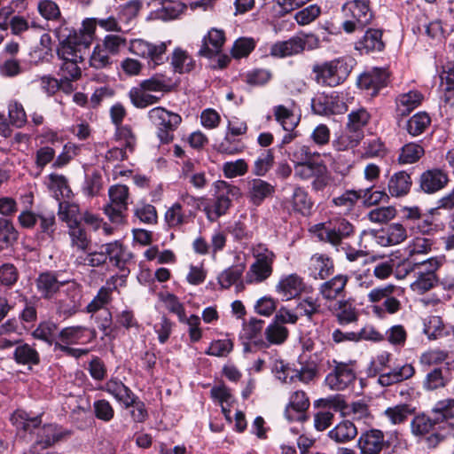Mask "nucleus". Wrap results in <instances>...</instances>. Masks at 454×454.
I'll return each instance as SVG.
<instances>
[{"label": "nucleus", "mask_w": 454, "mask_h": 454, "mask_svg": "<svg viewBox=\"0 0 454 454\" xmlns=\"http://www.w3.org/2000/svg\"><path fill=\"white\" fill-rule=\"evenodd\" d=\"M53 33L59 41L57 54L63 61L59 74L64 83L71 89L70 82L81 77L82 71L78 63L83 61L89 44L82 42L75 33L73 35V31L66 27L65 22L56 27Z\"/></svg>", "instance_id": "obj_1"}, {"label": "nucleus", "mask_w": 454, "mask_h": 454, "mask_svg": "<svg viewBox=\"0 0 454 454\" xmlns=\"http://www.w3.org/2000/svg\"><path fill=\"white\" fill-rule=\"evenodd\" d=\"M353 63L354 59L351 58H338L315 65L312 72L316 74L318 83L335 87L348 78L353 68Z\"/></svg>", "instance_id": "obj_2"}, {"label": "nucleus", "mask_w": 454, "mask_h": 454, "mask_svg": "<svg viewBox=\"0 0 454 454\" xmlns=\"http://www.w3.org/2000/svg\"><path fill=\"white\" fill-rule=\"evenodd\" d=\"M41 423V416L27 418L22 422V428L35 434V444L42 449L51 447L71 434L70 430L56 424H45L40 427Z\"/></svg>", "instance_id": "obj_3"}, {"label": "nucleus", "mask_w": 454, "mask_h": 454, "mask_svg": "<svg viewBox=\"0 0 454 454\" xmlns=\"http://www.w3.org/2000/svg\"><path fill=\"white\" fill-rule=\"evenodd\" d=\"M403 294V289L400 286L387 284L382 286L372 288L367 294V300L371 303H379L382 301V305H375L372 311L379 316L387 312L388 314L397 313L402 304L399 297Z\"/></svg>", "instance_id": "obj_4"}, {"label": "nucleus", "mask_w": 454, "mask_h": 454, "mask_svg": "<svg viewBox=\"0 0 454 454\" xmlns=\"http://www.w3.org/2000/svg\"><path fill=\"white\" fill-rule=\"evenodd\" d=\"M252 254L254 262L250 265L246 274V281L248 284L261 283L268 279L273 272V263L276 254L264 244H258L252 247Z\"/></svg>", "instance_id": "obj_5"}, {"label": "nucleus", "mask_w": 454, "mask_h": 454, "mask_svg": "<svg viewBox=\"0 0 454 454\" xmlns=\"http://www.w3.org/2000/svg\"><path fill=\"white\" fill-rule=\"evenodd\" d=\"M312 231L320 241L338 247L343 239H348L354 234L355 227L348 220L337 218L328 223L314 225Z\"/></svg>", "instance_id": "obj_6"}, {"label": "nucleus", "mask_w": 454, "mask_h": 454, "mask_svg": "<svg viewBox=\"0 0 454 454\" xmlns=\"http://www.w3.org/2000/svg\"><path fill=\"white\" fill-rule=\"evenodd\" d=\"M148 119L157 129V137L163 144H168L174 139V131L182 122V117L164 107L152 108L147 114Z\"/></svg>", "instance_id": "obj_7"}, {"label": "nucleus", "mask_w": 454, "mask_h": 454, "mask_svg": "<svg viewBox=\"0 0 454 454\" xmlns=\"http://www.w3.org/2000/svg\"><path fill=\"white\" fill-rule=\"evenodd\" d=\"M369 4V0H354L343 5L342 11L347 18L342 24L345 32L353 33L370 24L373 15Z\"/></svg>", "instance_id": "obj_8"}, {"label": "nucleus", "mask_w": 454, "mask_h": 454, "mask_svg": "<svg viewBox=\"0 0 454 454\" xmlns=\"http://www.w3.org/2000/svg\"><path fill=\"white\" fill-rule=\"evenodd\" d=\"M123 252V246L119 241L103 244L99 247L98 251L89 253V266L100 267L109 261L114 267L123 270L125 265L122 259Z\"/></svg>", "instance_id": "obj_9"}, {"label": "nucleus", "mask_w": 454, "mask_h": 454, "mask_svg": "<svg viewBox=\"0 0 454 454\" xmlns=\"http://www.w3.org/2000/svg\"><path fill=\"white\" fill-rule=\"evenodd\" d=\"M108 194L110 203L105 206L104 212L111 222L121 223L124 221V213L128 209L129 188L122 184L113 185Z\"/></svg>", "instance_id": "obj_10"}, {"label": "nucleus", "mask_w": 454, "mask_h": 454, "mask_svg": "<svg viewBox=\"0 0 454 454\" xmlns=\"http://www.w3.org/2000/svg\"><path fill=\"white\" fill-rule=\"evenodd\" d=\"M129 50L132 54L149 59L154 65H160L168 59L165 43L153 44L143 39H133L129 43Z\"/></svg>", "instance_id": "obj_11"}, {"label": "nucleus", "mask_w": 454, "mask_h": 454, "mask_svg": "<svg viewBox=\"0 0 454 454\" xmlns=\"http://www.w3.org/2000/svg\"><path fill=\"white\" fill-rule=\"evenodd\" d=\"M217 189L218 192L213 206L214 209L207 214V217L211 221L225 215L231 205L232 200L240 196L239 188L224 181L218 184Z\"/></svg>", "instance_id": "obj_12"}, {"label": "nucleus", "mask_w": 454, "mask_h": 454, "mask_svg": "<svg viewBox=\"0 0 454 454\" xmlns=\"http://www.w3.org/2000/svg\"><path fill=\"white\" fill-rule=\"evenodd\" d=\"M333 370L329 372L325 380L326 386L332 390L341 391L348 387L356 380V373L353 368L342 362L333 361Z\"/></svg>", "instance_id": "obj_13"}, {"label": "nucleus", "mask_w": 454, "mask_h": 454, "mask_svg": "<svg viewBox=\"0 0 454 454\" xmlns=\"http://www.w3.org/2000/svg\"><path fill=\"white\" fill-rule=\"evenodd\" d=\"M452 379L453 371L449 363H445L429 370L423 380L422 386L427 391H434L445 387Z\"/></svg>", "instance_id": "obj_14"}, {"label": "nucleus", "mask_w": 454, "mask_h": 454, "mask_svg": "<svg viewBox=\"0 0 454 454\" xmlns=\"http://www.w3.org/2000/svg\"><path fill=\"white\" fill-rule=\"evenodd\" d=\"M68 280L60 278L58 271H44L35 279L36 289L43 298L50 299L56 294L61 286L67 284Z\"/></svg>", "instance_id": "obj_15"}, {"label": "nucleus", "mask_w": 454, "mask_h": 454, "mask_svg": "<svg viewBox=\"0 0 454 454\" xmlns=\"http://www.w3.org/2000/svg\"><path fill=\"white\" fill-rule=\"evenodd\" d=\"M307 271L313 279L325 280L334 272L333 260L325 254H314L309 258Z\"/></svg>", "instance_id": "obj_16"}, {"label": "nucleus", "mask_w": 454, "mask_h": 454, "mask_svg": "<svg viewBox=\"0 0 454 454\" xmlns=\"http://www.w3.org/2000/svg\"><path fill=\"white\" fill-rule=\"evenodd\" d=\"M62 204L59 203V215L62 221L68 224V234L71 240V246L78 250L86 251L90 244V239L82 224L76 220H71L67 213L61 211Z\"/></svg>", "instance_id": "obj_17"}, {"label": "nucleus", "mask_w": 454, "mask_h": 454, "mask_svg": "<svg viewBox=\"0 0 454 454\" xmlns=\"http://www.w3.org/2000/svg\"><path fill=\"white\" fill-rule=\"evenodd\" d=\"M348 282V275L338 274L321 283L317 288L318 294L326 301H335L343 295Z\"/></svg>", "instance_id": "obj_18"}, {"label": "nucleus", "mask_w": 454, "mask_h": 454, "mask_svg": "<svg viewBox=\"0 0 454 454\" xmlns=\"http://www.w3.org/2000/svg\"><path fill=\"white\" fill-rule=\"evenodd\" d=\"M448 175L440 168H432L423 172L419 178L420 189L426 193H434L446 186Z\"/></svg>", "instance_id": "obj_19"}, {"label": "nucleus", "mask_w": 454, "mask_h": 454, "mask_svg": "<svg viewBox=\"0 0 454 454\" xmlns=\"http://www.w3.org/2000/svg\"><path fill=\"white\" fill-rule=\"evenodd\" d=\"M387 73L382 68H373L370 72L362 74L357 79L360 89L371 91V95H376L379 90L387 85Z\"/></svg>", "instance_id": "obj_20"}, {"label": "nucleus", "mask_w": 454, "mask_h": 454, "mask_svg": "<svg viewBox=\"0 0 454 454\" xmlns=\"http://www.w3.org/2000/svg\"><path fill=\"white\" fill-rule=\"evenodd\" d=\"M376 242L382 247L395 246L407 238L406 229L400 223H392L374 234Z\"/></svg>", "instance_id": "obj_21"}, {"label": "nucleus", "mask_w": 454, "mask_h": 454, "mask_svg": "<svg viewBox=\"0 0 454 454\" xmlns=\"http://www.w3.org/2000/svg\"><path fill=\"white\" fill-rule=\"evenodd\" d=\"M357 446L361 454H380L384 446V434L378 429L366 431L360 435Z\"/></svg>", "instance_id": "obj_22"}, {"label": "nucleus", "mask_w": 454, "mask_h": 454, "mask_svg": "<svg viewBox=\"0 0 454 454\" xmlns=\"http://www.w3.org/2000/svg\"><path fill=\"white\" fill-rule=\"evenodd\" d=\"M224 42V32L221 29L212 28L204 36L199 54L205 58H213L221 52Z\"/></svg>", "instance_id": "obj_23"}, {"label": "nucleus", "mask_w": 454, "mask_h": 454, "mask_svg": "<svg viewBox=\"0 0 454 454\" xmlns=\"http://www.w3.org/2000/svg\"><path fill=\"white\" fill-rule=\"evenodd\" d=\"M266 341L263 340H258L254 341V346L259 348H267L270 345H281L283 344L289 336V331L281 324L271 322L265 329L264 332Z\"/></svg>", "instance_id": "obj_24"}, {"label": "nucleus", "mask_w": 454, "mask_h": 454, "mask_svg": "<svg viewBox=\"0 0 454 454\" xmlns=\"http://www.w3.org/2000/svg\"><path fill=\"white\" fill-rule=\"evenodd\" d=\"M385 44L382 41V31L380 29L369 28L364 36L355 44V49L361 54L383 51Z\"/></svg>", "instance_id": "obj_25"}, {"label": "nucleus", "mask_w": 454, "mask_h": 454, "mask_svg": "<svg viewBox=\"0 0 454 454\" xmlns=\"http://www.w3.org/2000/svg\"><path fill=\"white\" fill-rule=\"evenodd\" d=\"M305 49V41L298 36L291 37L286 41H279L270 47V54L274 58H286L302 52Z\"/></svg>", "instance_id": "obj_26"}, {"label": "nucleus", "mask_w": 454, "mask_h": 454, "mask_svg": "<svg viewBox=\"0 0 454 454\" xmlns=\"http://www.w3.org/2000/svg\"><path fill=\"white\" fill-rule=\"evenodd\" d=\"M309 407V400L304 391L294 392L289 399V403L285 410V416L289 421L301 419L303 412Z\"/></svg>", "instance_id": "obj_27"}, {"label": "nucleus", "mask_w": 454, "mask_h": 454, "mask_svg": "<svg viewBox=\"0 0 454 454\" xmlns=\"http://www.w3.org/2000/svg\"><path fill=\"white\" fill-rule=\"evenodd\" d=\"M305 285L302 278L295 274L287 275L280 279L276 286L277 291L286 300H291L300 295L304 290Z\"/></svg>", "instance_id": "obj_28"}, {"label": "nucleus", "mask_w": 454, "mask_h": 454, "mask_svg": "<svg viewBox=\"0 0 454 454\" xmlns=\"http://www.w3.org/2000/svg\"><path fill=\"white\" fill-rule=\"evenodd\" d=\"M104 391L112 395L118 402L122 403L126 408L130 407L135 403V395L117 379L109 380L103 387Z\"/></svg>", "instance_id": "obj_29"}, {"label": "nucleus", "mask_w": 454, "mask_h": 454, "mask_svg": "<svg viewBox=\"0 0 454 454\" xmlns=\"http://www.w3.org/2000/svg\"><path fill=\"white\" fill-rule=\"evenodd\" d=\"M312 109L317 114L330 115L345 113L348 111V106L342 101H335L333 97H324L312 100Z\"/></svg>", "instance_id": "obj_30"}, {"label": "nucleus", "mask_w": 454, "mask_h": 454, "mask_svg": "<svg viewBox=\"0 0 454 454\" xmlns=\"http://www.w3.org/2000/svg\"><path fill=\"white\" fill-rule=\"evenodd\" d=\"M275 188L262 179H253L249 182L248 198L254 206L261 205L264 200L273 195Z\"/></svg>", "instance_id": "obj_31"}, {"label": "nucleus", "mask_w": 454, "mask_h": 454, "mask_svg": "<svg viewBox=\"0 0 454 454\" xmlns=\"http://www.w3.org/2000/svg\"><path fill=\"white\" fill-rule=\"evenodd\" d=\"M330 310L337 318L338 323L341 325L354 323L358 319V314L356 308L352 302L348 300L337 301L333 307L330 308Z\"/></svg>", "instance_id": "obj_32"}, {"label": "nucleus", "mask_w": 454, "mask_h": 454, "mask_svg": "<svg viewBox=\"0 0 454 454\" xmlns=\"http://www.w3.org/2000/svg\"><path fill=\"white\" fill-rule=\"evenodd\" d=\"M290 202L294 212L299 213L303 216H309L311 215L314 202L309 195V192L303 187H294Z\"/></svg>", "instance_id": "obj_33"}, {"label": "nucleus", "mask_w": 454, "mask_h": 454, "mask_svg": "<svg viewBox=\"0 0 454 454\" xmlns=\"http://www.w3.org/2000/svg\"><path fill=\"white\" fill-rule=\"evenodd\" d=\"M358 431L350 420H342L328 432V437L336 443H347L356 438Z\"/></svg>", "instance_id": "obj_34"}, {"label": "nucleus", "mask_w": 454, "mask_h": 454, "mask_svg": "<svg viewBox=\"0 0 454 454\" xmlns=\"http://www.w3.org/2000/svg\"><path fill=\"white\" fill-rule=\"evenodd\" d=\"M412 184L411 176L406 171H398L392 175L388 180V192L393 197L406 195Z\"/></svg>", "instance_id": "obj_35"}, {"label": "nucleus", "mask_w": 454, "mask_h": 454, "mask_svg": "<svg viewBox=\"0 0 454 454\" xmlns=\"http://www.w3.org/2000/svg\"><path fill=\"white\" fill-rule=\"evenodd\" d=\"M439 423V419H437L436 416L433 414L432 416H428L425 413H420L411 419V431L416 437H424Z\"/></svg>", "instance_id": "obj_36"}, {"label": "nucleus", "mask_w": 454, "mask_h": 454, "mask_svg": "<svg viewBox=\"0 0 454 454\" xmlns=\"http://www.w3.org/2000/svg\"><path fill=\"white\" fill-rule=\"evenodd\" d=\"M13 359L18 364L28 365L29 368L40 364L38 351L27 343H20L15 348Z\"/></svg>", "instance_id": "obj_37"}, {"label": "nucleus", "mask_w": 454, "mask_h": 454, "mask_svg": "<svg viewBox=\"0 0 454 454\" xmlns=\"http://www.w3.org/2000/svg\"><path fill=\"white\" fill-rule=\"evenodd\" d=\"M193 217V211H184L180 202L173 204L165 213V221L170 228L185 224Z\"/></svg>", "instance_id": "obj_38"}, {"label": "nucleus", "mask_w": 454, "mask_h": 454, "mask_svg": "<svg viewBox=\"0 0 454 454\" xmlns=\"http://www.w3.org/2000/svg\"><path fill=\"white\" fill-rule=\"evenodd\" d=\"M129 98L132 105L137 108H145L158 103L160 99V97L151 94L140 84L129 90Z\"/></svg>", "instance_id": "obj_39"}, {"label": "nucleus", "mask_w": 454, "mask_h": 454, "mask_svg": "<svg viewBox=\"0 0 454 454\" xmlns=\"http://www.w3.org/2000/svg\"><path fill=\"white\" fill-rule=\"evenodd\" d=\"M273 114L276 121L286 131H293L300 122V117L294 114L293 109L283 105L276 106Z\"/></svg>", "instance_id": "obj_40"}, {"label": "nucleus", "mask_w": 454, "mask_h": 454, "mask_svg": "<svg viewBox=\"0 0 454 454\" xmlns=\"http://www.w3.org/2000/svg\"><path fill=\"white\" fill-rule=\"evenodd\" d=\"M422 99V94L417 90L401 94L396 98L397 111L401 115H406L418 107Z\"/></svg>", "instance_id": "obj_41"}, {"label": "nucleus", "mask_w": 454, "mask_h": 454, "mask_svg": "<svg viewBox=\"0 0 454 454\" xmlns=\"http://www.w3.org/2000/svg\"><path fill=\"white\" fill-rule=\"evenodd\" d=\"M290 376V382L299 380L304 384H309L318 376V366L315 361H307L301 364L299 369H294Z\"/></svg>", "instance_id": "obj_42"}, {"label": "nucleus", "mask_w": 454, "mask_h": 454, "mask_svg": "<svg viewBox=\"0 0 454 454\" xmlns=\"http://www.w3.org/2000/svg\"><path fill=\"white\" fill-rule=\"evenodd\" d=\"M415 408L408 403H400L385 410L383 415L393 425L404 423L408 417L414 414Z\"/></svg>", "instance_id": "obj_43"}, {"label": "nucleus", "mask_w": 454, "mask_h": 454, "mask_svg": "<svg viewBox=\"0 0 454 454\" xmlns=\"http://www.w3.org/2000/svg\"><path fill=\"white\" fill-rule=\"evenodd\" d=\"M370 119L371 114L365 108L360 107L353 110L348 115L346 129L356 133H364L363 129L368 124Z\"/></svg>", "instance_id": "obj_44"}, {"label": "nucleus", "mask_w": 454, "mask_h": 454, "mask_svg": "<svg viewBox=\"0 0 454 454\" xmlns=\"http://www.w3.org/2000/svg\"><path fill=\"white\" fill-rule=\"evenodd\" d=\"M364 133L345 130L333 141L335 150L341 152L356 147L364 138Z\"/></svg>", "instance_id": "obj_45"}, {"label": "nucleus", "mask_w": 454, "mask_h": 454, "mask_svg": "<svg viewBox=\"0 0 454 454\" xmlns=\"http://www.w3.org/2000/svg\"><path fill=\"white\" fill-rule=\"evenodd\" d=\"M431 118L426 112H419L411 116L406 122L407 132L413 136L422 134L430 125Z\"/></svg>", "instance_id": "obj_46"}, {"label": "nucleus", "mask_w": 454, "mask_h": 454, "mask_svg": "<svg viewBox=\"0 0 454 454\" xmlns=\"http://www.w3.org/2000/svg\"><path fill=\"white\" fill-rule=\"evenodd\" d=\"M361 199L359 191L348 190L341 195L333 198V203L340 209L343 214H349Z\"/></svg>", "instance_id": "obj_47"}, {"label": "nucleus", "mask_w": 454, "mask_h": 454, "mask_svg": "<svg viewBox=\"0 0 454 454\" xmlns=\"http://www.w3.org/2000/svg\"><path fill=\"white\" fill-rule=\"evenodd\" d=\"M425 153L424 148L416 143L404 145L398 156L400 164H411L418 161Z\"/></svg>", "instance_id": "obj_48"}, {"label": "nucleus", "mask_w": 454, "mask_h": 454, "mask_svg": "<svg viewBox=\"0 0 454 454\" xmlns=\"http://www.w3.org/2000/svg\"><path fill=\"white\" fill-rule=\"evenodd\" d=\"M171 65L175 72L182 74L192 71L194 67V61L185 51L177 48L172 53Z\"/></svg>", "instance_id": "obj_49"}, {"label": "nucleus", "mask_w": 454, "mask_h": 454, "mask_svg": "<svg viewBox=\"0 0 454 454\" xmlns=\"http://www.w3.org/2000/svg\"><path fill=\"white\" fill-rule=\"evenodd\" d=\"M87 332L89 329L81 325L65 327L59 332V338L67 345L77 344L86 336Z\"/></svg>", "instance_id": "obj_50"}, {"label": "nucleus", "mask_w": 454, "mask_h": 454, "mask_svg": "<svg viewBox=\"0 0 454 454\" xmlns=\"http://www.w3.org/2000/svg\"><path fill=\"white\" fill-rule=\"evenodd\" d=\"M274 163L272 149L263 150L254 161L253 174L263 176L271 168Z\"/></svg>", "instance_id": "obj_51"}, {"label": "nucleus", "mask_w": 454, "mask_h": 454, "mask_svg": "<svg viewBox=\"0 0 454 454\" xmlns=\"http://www.w3.org/2000/svg\"><path fill=\"white\" fill-rule=\"evenodd\" d=\"M417 278L411 285V289L418 294H424L433 289L438 284V278L436 275L424 274L416 272Z\"/></svg>", "instance_id": "obj_52"}, {"label": "nucleus", "mask_w": 454, "mask_h": 454, "mask_svg": "<svg viewBox=\"0 0 454 454\" xmlns=\"http://www.w3.org/2000/svg\"><path fill=\"white\" fill-rule=\"evenodd\" d=\"M37 11L47 20L58 21L62 20L59 7L52 0H40L37 4Z\"/></svg>", "instance_id": "obj_53"}, {"label": "nucleus", "mask_w": 454, "mask_h": 454, "mask_svg": "<svg viewBox=\"0 0 454 454\" xmlns=\"http://www.w3.org/2000/svg\"><path fill=\"white\" fill-rule=\"evenodd\" d=\"M445 259L443 256L430 257L427 260L414 262L411 270H416L424 274L436 275V271L443 264Z\"/></svg>", "instance_id": "obj_54"}, {"label": "nucleus", "mask_w": 454, "mask_h": 454, "mask_svg": "<svg viewBox=\"0 0 454 454\" xmlns=\"http://www.w3.org/2000/svg\"><path fill=\"white\" fill-rule=\"evenodd\" d=\"M320 308L321 306L317 299L306 297L297 304L296 314L306 317L309 321H312L313 317L320 312Z\"/></svg>", "instance_id": "obj_55"}, {"label": "nucleus", "mask_w": 454, "mask_h": 454, "mask_svg": "<svg viewBox=\"0 0 454 454\" xmlns=\"http://www.w3.org/2000/svg\"><path fill=\"white\" fill-rule=\"evenodd\" d=\"M143 6L141 0H130L126 4L120 5L118 18L121 21L129 23L135 19Z\"/></svg>", "instance_id": "obj_56"}, {"label": "nucleus", "mask_w": 454, "mask_h": 454, "mask_svg": "<svg viewBox=\"0 0 454 454\" xmlns=\"http://www.w3.org/2000/svg\"><path fill=\"white\" fill-rule=\"evenodd\" d=\"M103 49L104 48L99 44L94 48L90 58V65L91 67L96 69H103L111 67L113 64L109 56L111 54Z\"/></svg>", "instance_id": "obj_57"}, {"label": "nucleus", "mask_w": 454, "mask_h": 454, "mask_svg": "<svg viewBox=\"0 0 454 454\" xmlns=\"http://www.w3.org/2000/svg\"><path fill=\"white\" fill-rule=\"evenodd\" d=\"M111 55H117L127 46V39L120 35H106L100 44Z\"/></svg>", "instance_id": "obj_58"}, {"label": "nucleus", "mask_w": 454, "mask_h": 454, "mask_svg": "<svg viewBox=\"0 0 454 454\" xmlns=\"http://www.w3.org/2000/svg\"><path fill=\"white\" fill-rule=\"evenodd\" d=\"M134 215L145 224H154L157 223V211L151 204H137L134 209Z\"/></svg>", "instance_id": "obj_59"}, {"label": "nucleus", "mask_w": 454, "mask_h": 454, "mask_svg": "<svg viewBox=\"0 0 454 454\" xmlns=\"http://www.w3.org/2000/svg\"><path fill=\"white\" fill-rule=\"evenodd\" d=\"M432 414L439 419V422L454 418V399H444L436 403Z\"/></svg>", "instance_id": "obj_60"}, {"label": "nucleus", "mask_w": 454, "mask_h": 454, "mask_svg": "<svg viewBox=\"0 0 454 454\" xmlns=\"http://www.w3.org/2000/svg\"><path fill=\"white\" fill-rule=\"evenodd\" d=\"M57 330V325L51 321L41 323L37 328L33 332V336L35 339L43 340L49 345H52L55 337L54 333Z\"/></svg>", "instance_id": "obj_61"}, {"label": "nucleus", "mask_w": 454, "mask_h": 454, "mask_svg": "<svg viewBox=\"0 0 454 454\" xmlns=\"http://www.w3.org/2000/svg\"><path fill=\"white\" fill-rule=\"evenodd\" d=\"M233 349V342L229 339L216 340L210 343L205 354L213 356H227Z\"/></svg>", "instance_id": "obj_62"}, {"label": "nucleus", "mask_w": 454, "mask_h": 454, "mask_svg": "<svg viewBox=\"0 0 454 454\" xmlns=\"http://www.w3.org/2000/svg\"><path fill=\"white\" fill-rule=\"evenodd\" d=\"M255 47V42L252 38L241 37L235 41L231 48V56L234 59L247 57Z\"/></svg>", "instance_id": "obj_63"}, {"label": "nucleus", "mask_w": 454, "mask_h": 454, "mask_svg": "<svg viewBox=\"0 0 454 454\" xmlns=\"http://www.w3.org/2000/svg\"><path fill=\"white\" fill-rule=\"evenodd\" d=\"M395 214L396 210L394 207H380L371 210L367 214V217L372 223H385L392 220Z\"/></svg>", "instance_id": "obj_64"}]
</instances>
